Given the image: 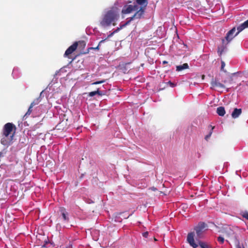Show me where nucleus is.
Segmentation results:
<instances>
[{"label": "nucleus", "instance_id": "nucleus-1", "mask_svg": "<svg viewBox=\"0 0 248 248\" xmlns=\"http://www.w3.org/2000/svg\"><path fill=\"white\" fill-rule=\"evenodd\" d=\"M119 17V14L118 9L116 8H112L103 16L100 22V24L103 28L110 26L111 23L115 25L114 22L117 21Z\"/></svg>", "mask_w": 248, "mask_h": 248}, {"label": "nucleus", "instance_id": "nucleus-2", "mask_svg": "<svg viewBox=\"0 0 248 248\" xmlns=\"http://www.w3.org/2000/svg\"><path fill=\"white\" fill-rule=\"evenodd\" d=\"M247 28H248V19L237 27V32L235 35H233V34L236 31L235 27H233L232 30H231L227 33V35L225 37V39H222L223 45H224L228 44L235 36L238 35L240 32Z\"/></svg>", "mask_w": 248, "mask_h": 248}, {"label": "nucleus", "instance_id": "nucleus-3", "mask_svg": "<svg viewBox=\"0 0 248 248\" xmlns=\"http://www.w3.org/2000/svg\"><path fill=\"white\" fill-rule=\"evenodd\" d=\"M206 225L203 222H201L195 227V230L196 231L197 236L200 238L202 237V234L206 230Z\"/></svg>", "mask_w": 248, "mask_h": 248}, {"label": "nucleus", "instance_id": "nucleus-4", "mask_svg": "<svg viewBox=\"0 0 248 248\" xmlns=\"http://www.w3.org/2000/svg\"><path fill=\"white\" fill-rule=\"evenodd\" d=\"M13 127L14 125L12 124H6L4 126L3 135L6 137L12 136L13 138L14 136V134L12 133Z\"/></svg>", "mask_w": 248, "mask_h": 248}, {"label": "nucleus", "instance_id": "nucleus-5", "mask_svg": "<svg viewBox=\"0 0 248 248\" xmlns=\"http://www.w3.org/2000/svg\"><path fill=\"white\" fill-rule=\"evenodd\" d=\"M138 6L136 5H125L124 7L122 13L123 14H129L132 12V11L138 10Z\"/></svg>", "mask_w": 248, "mask_h": 248}, {"label": "nucleus", "instance_id": "nucleus-6", "mask_svg": "<svg viewBox=\"0 0 248 248\" xmlns=\"http://www.w3.org/2000/svg\"><path fill=\"white\" fill-rule=\"evenodd\" d=\"M194 236V234L193 232L188 233L187 237V241L190 245L193 248H196L198 247V245L195 243Z\"/></svg>", "mask_w": 248, "mask_h": 248}, {"label": "nucleus", "instance_id": "nucleus-7", "mask_svg": "<svg viewBox=\"0 0 248 248\" xmlns=\"http://www.w3.org/2000/svg\"><path fill=\"white\" fill-rule=\"evenodd\" d=\"M13 140L12 136L6 137L3 135L1 140V143L4 145L8 146L10 144Z\"/></svg>", "mask_w": 248, "mask_h": 248}, {"label": "nucleus", "instance_id": "nucleus-8", "mask_svg": "<svg viewBox=\"0 0 248 248\" xmlns=\"http://www.w3.org/2000/svg\"><path fill=\"white\" fill-rule=\"evenodd\" d=\"M78 46V42L74 43L72 46H71L65 51L64 55L65 56H68L69 55L74 52L77 48Z\"/></svg>", "mask_w": 248, "mask_h": 248}, {"label": "nucleus", "instance_id": "nucleus-9", "mask_svg": "<svg viewBox=\"0 0 248 248\" xmlns=\"http://www.w3.org/2000/svg\"><path fill=\"white\" fill-rule=\"evenodd\" d=\"M211 84L212 85V87H211L212 89L215 88L216 87H219V88H225V86H224V85L222 84V83H220L216 79L213 78L211 81Z\"/></svg>", "mask_w": 248, "mask_h": 248}, {"label": "nucleus", "instance_id": "nucleus-10", "mask_svg": "<svg viewBox=\"0 0 248 248\" xmlns=\"http://www.w3.org/2000/svg\"><path fill=\"white\" fill-rule=\"evenodd\" d=\"M144 13V9L142 8H141L138 11L136 12V13L131 18L130 21L133 20L134 18H140Z\"/></svg>", "mask_w": 248, "mask_h": 248}, {"label": "nucleus", "instance_id": "nucleus-11", "mask_svg": "<svg viewBox=\"0 0 248 248\" xmlns=\"http://www.w3.org/2000/svg\"><path fill=\"white\" fill-rule=\"evenodd\" d=\"M241 109L235 108L232 113V116L233 118H236L241 114Z\"/></svg>", "mask_w": 248, "mask_h": 248}, {"label": "nucleus", "instance_id": "nucleus-12", "mask_svg": "<svg viewBox=\"0 0 248 248\" xmlns=\"http://www.w3.org/2000/svg\"><path fill=\"white\" fill-rule=\"evenodd\" d=\"M217 112L219 116H224L225 113L224 108L222 107H219L217 108Z\"/></svg>", "mask_w": 248, "mask_h": 248}, {"label": "nucleus", "instance_id": "nucleus-13", "mask_svg": "<svg viewBox=\"0 0 248 248\" xmlns=\"http://www.w3.org/2000/svg\"><path fill=\"white\" fill-rule=\"evenodd\" d=\"M188 68V65L187 63H184L183 65H178L176 66V70L177 71H182L184 69H187Z\"/></svg>", "mask_w": 248, "mask_h": 248}, {"label": "nucleus", "instance_id": "nucleus-14", "mask_svg": "<svg viewBox=\"0 0 248 248\" xmlns=\"http://www.w3.org/2000/svg\"><path fill=\"white\" fill-rule=\"evenodd\" d=\"M61 211L62 212L63 220L65 221H68V217H67V213L65 212V210L64 209H61Z\"/></svg>", "mask_w": 248, "mask_h": 248}, {"label": "nucleus", "instance_id": "nucleus-15", "mask_svg": "<svg viewBox=\"0 0 248 248\" xmlns=\"http://www.w3.org/2000/svg\"><path fill=\"white\" fill-rule=\"evenodd\" d=\"M199 245L202 248H211L207 243L202 241L199 242Z\"/></svg>", "mask_w": 248, "mask_h": 248}, {"label": "nucleus", "instance_id": "nucleus-16", "mask_svg": "<svg viewBox=\"0 0 248 248\" xmlns=\"http://www.w3.org/2000/svg\"><path fill=\"white\" fill-rule=\"evenodd\" d=\"M97 94H99V95H101L103 93L99 91V89H98L96 91L90 92L89 93V95L90 96H93Z\"/></svg>", "mask_w": 248, "mask_h": 248}, {"label": "nucleus", "instance_id": "nucleus-17", "mask_svg": "<svg viewBox=\"0 0 248 248\" xmlns=\"http://www.w3.org/2000/svg\"><path fill=\"white\" fill-rule=\"evenodd\" d=\"M147 0H137V3L140 5H144L145 6H146L147 4Z\"/></svg>", "mask_w": 248, "mask_h": 248}, {"label": "nucleus", "instance_id": "nucleus-18", "mask_svg": "<svg viewBox=\"0 0 248 248\" xmlns=\"http://www.w3.org/2000/svg\"><path fill=\"white\" fill-rule=\"evenodd\" d=\"M130 21H127L126 23H125L124 24L121 26L120 28H118L117 30H116L115 31H114L112 33H111V34L109 35V36H111L112 35H113L114 33L115 32H117L118 31H119L121 29H122L123 27H124L125 26H126V25H127L128 24H129Z\"/></svg>", "mask_w": 248, "mask_h": 248}, {"label": "nucleus", "instance_id": "nucleus-19", "mask_svg": "<svg viewBox=\"0 0 248 248\" xmlns=\"http://www.w3.org/2000/svg\"><path fill=\"white\" fill-rule=\"evenodd\" d=\"M33 107V103H31L30 108L28 109L26 115L30 114L31 112V108Z\"/></svg>", "mask_w": 248, "mask_h": 248}, {"label": "nucleus", "instance_id": "nucleus-20", "mask_svg": "<svg viewBox=\"0 0 248 248\" xmlns=\"http://www.w3.org/2000/svg\"><path fill=\"white\" fill-rule=\"evenodd\" d=\"M217 240L221 243H223L224 241V239L223 237L222 236H219L218 238H217Z\"/></svg>", "mask_w": 248, "mask_h": 248}, {"label": "nucleus", "instance_id": "nucleus-21", "mask_svg": "<svg viewBox=\"0 0 248 248\" xmlns=\"http://www.w3.org/2000/svg\"><path fill=\"white\" fill-rule=\"evenodd\" d=\"M242 216L248 220V212H244L242 214Z\"/></svg>", "mask_w": 248, "mask_h": 248}, {"label": "nucleus", "instance_id": "nucleus-22", "mask_svg": "<svg viewBox=\"0 0 248 248\" xmlns=\"http://www.w3.org/2000/svg\"><path fill=\"white\" fill-rule=\"evenodd\" d=\"M105 82V80H101V81H96V82H93L92 83L93 85H95V84H100V83H103Z\"/></svg>", "mask_w": 248, "mask_h": 248}, {"label": "nucleus", "instance_id": "nucleus-23", "mask_svg": "<svg viewBox=\"0 0 248 248\" xmlns=\"http://www.w3.org/2000/svg\"><path fill=\"white\" fill-rule=\"evenodd\" d=\"M225 65V62H221V70L223 69Z\"/></svg>", "mask_w": 248, "mask_h": 248}, {"label": "nucleus", "instance_id": "nucleus-24", "mask_svg": "<svg viewBox=\"0 0 248 248\" xmlns=\"http://www.w3.org/2000/svg\"><path fill=\"white\" fill-rule=\"evenodd\" d=\"M39 102V100H38V99H37L36 100L33 101V102H32L31 103H33V106L36 104H37Z\"/></svg>", "mask_w": 248, "mask_h": 248}, {"label": "nucleus", "instance_id": "nucleus-25", "mask_svg": "<svg viewBox=\"0 0 248 248\" xmlns=\"http://www.w3.org/2000/svg\"><path fill=\"white\" fill-rule=\"evenodd\" d=\"M148 234V232H144L143 233V236L145 237H147Z\"/></svg>", "mask_w": 248, "mask_h": 248}, {"label": "nucleus", "instance_id": "nucleus-26", "mask_svg": "<svg viewBox=\"0 0 248 248\" xmlns=\"http://www.w3.org/2000/svg\"><path fill=\"white\" fill-rule=\"evenodd\" d=\"M211 134H212V132H211L210 133V134H209V135H207V136H206V137H205V139H206V140H207V139H208V138H209V137H210V136H211Z\"/></svg>", "mask_w": 248, "mask_h": 248}, {"label": "nucleus", "instance_id": "nucleus-27", "mask_svg": "<svg viewBox=\"0 0 248 248\" xmlns=\"http://www.w3.org/2000/svg\"><path fill=\"white\" fill-rule=\"evenodd\" d=\"M169 84H170V85L171 86V87H174L175 86L174 84V83H171V82H168Z\"/></svg>", "mask_w": 248, "mask_h": 248}, {"label": "nucleus", "instance_id": "nucleus-28", "mask_svg": "<svg viewBox=\"0 0 248 248\" xmlns=\"http://www.w3.org/2000/svg\"><path fill=\"white\" fill-rule=\"evenodd\" d=\"M67 248H72L71 246H69L67 247Z\"/></svg>", "mask_w": 248, "mask_h": 248}, {"label": "nucleus", "instance_id": "nucleus-29", "mask_svg": "<svg viewBox=\"0 0 248 248\" xmlns=\"http://www.w3.org/2000/svg\"><path fill=\"white\" fill-rule=\"evenodd\" d=\"M152 189H153V190H156V188H155V187H153V188H152Z\"/></svg>", "mask_w": 248, "mask_h": 248}, {"label": "nucleus", "instance_id": "nucleus-30", "mask_svg": "<svg viewBox=\"0 0 248 248\" xmlns=\"http://www.w3.org/2000/svg\"><path fill=\"white\" fill-rule=\"evenodd\" d=\"M104 40H102V41H101L100 42L99 44L101 43L102 42H104Z\"/></svg>", "mask_w": 248, "mask_h": 248}, {"label": "nucleus", "instance_id": "nucleus-31", "mask_svg": "<svg viewBox=\"0 0 248 248\" xmlns=\"http://www.w3.org/2000/svg\"><path fill=\"white\" fill-rule=\"evenodd\" d=\"M167 62L166 61H164V62H163V63H166Z\"/></svg>", "mask_w": 248, "mask_h": 248}, {"label": "nucleus", "instance_id": "nucleus-32", "mask_svg": "<svg viewBox=\"0 0 248 248\" xmlns=\"http://www.w3.org/2000/svg\"><path fill=\"white\" fill-rule=\"evenodd\" d=\"M98 47H99V46H98L96 47V48L98 49Z\"/></svg>", "mask_w": 248, "mask_h": 248}, {"label": "nucleus", "instance_id": "nucleus-33", "mask_svg": "<svg viewBox=\"0 0 248 248\" xmlns=\"http://www.w3.org/2000/svg\"><path fill=\"white\" fill-rule=\"evenodd\" d=\"M204 75H203V76H202V78H204Z\"/></svg>", "mask_w": 248, "mask_h": 248}, {"label": "nucleus", "instance_id": "nucleus-34", "mask_svg": "<svg viewBox=\"0 0 248 248\" xmlns=\"http://www.w3.org/2000/svg\"><path fill=\"white\" fill-rule=\"evenodd\" d=\"M214 128V127H213L212 128V130H213Z\"/></svg>", "mask_w": 248, "mask_h": 248}]
</instances>
